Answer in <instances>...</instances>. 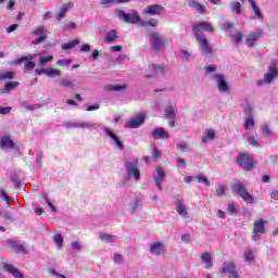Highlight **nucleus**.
I'll list each match as a JSON object with an SVG mask.
<instances>
[{
    "label": "nucleus",
    "instance_id": "obj_45",
    "mask_svg": "<svg viewBox=\"0 0 278 278\" xmlns=\"http://www.w3.org/2000/svg\"><path fill=\"white\" fill-rule=\"evenodd\" d=\"M127 88V86L125 85H114V86H110L109 90H111L112 92H121V90H125Z\"/></svg>",
    "mask_w": 278,
    "mask_h": 278
},
{
    "label": "nucleus",
    "instance_id": "obj_27",
    "mask_svg": "<svg viewBox=\"0 0 278 278\" xmlns=\"http://www.w3.org/2000/svg\"><path fill=\"white\" fill-rule=\"evenodd\" d=\"M99 238L102 242H109V243L115 242L117 240L116 236L105 233V232H100Z\"/></svg>",
    "mask_w": 278,
    "mask_h": 278
},
{
    "label": "nucleus",
    "instance_id": "obj_8",
    "mask_svg": "<svg viewBox=\"0 0 278 278\" xmlns=\"http://www.w3.org/2000/svg\"><path fill=\"white\" fill-rule=\"evenodd\" d=\"M150 45L153 51H160L164 47V38L160 33L150 34Z\"/></svg>",
    "mask_w": 278,
    "mask_h": 278
},
{
    "label": "nucleus",
    "instance_id": "obj_47",
    "mask_svg": "<svg viewBox=\"0 0 278 278\" xmlns=\"http://www.w3.org/2000/svg\"><path fill=\"white\" fill-rule=\"evenodd\" d=\"M0 198L3 199L8 205H10V201H12V198H10L8 193H5V190L0 189Z\"/></svg>",
    "mask_w": 278,
    "mask_h": 278
},
{
    "label": "nucleus",
    "instance_id": "obj_58",
    "mask_svg": "<svg viewBox=\"0 0 278 278\" xmlns=\"http://www.w3.org/2000/svg\"><path fill=\"white\" fill-rule=\"evenodd\" d=\"M72 249L74 251H81V244H79V242H77V241H73L72 242Z\"/></svg>",
    "mask_w": 278,
    "mask_h": 278
},
{
    "label": "nucleus",
    "instance_id": "obj_22",
    "mask_svg": "<svg viewBox=\"0 0 278 278\" xmlns=\"http://www.w3.org/2000/svg\"><path fill=\"white\" fill-rule=\"evenodd\" d=\"M188 5L191 10H197L199 14H205V7L201 5L197 0H188Z\"/></svg>",
    "mask_w": 278,
    "mask_h": 278
},
{
    "label": "nucleus",
    "instance_id": "obj_31",
    "mask_svg": "<svg viewBox=\"0 0 278 278\" xmlns=\"http://www.w3.org/2000/svg\"><path fill=\"white\" fill-rule=\"evenodd\" d=\"M116 38H118V33L116 31V29H112L106 34V36L104 38V42L110 45V42H114V40H116Z\"/></svg>",
    "mask_w": 278,
    "mask_h": 278
},
{
    "label": "nucleus",
    "instance_id": "obj_41",
    "mask_svg": "<svg viewBox=\"0 0 278 278\" xmlns=\"http://www.w3.org/2000/svg\"><path fill=\"white\" fill-rule=\"evenodd\" d=\"M254 126H255V119H253V116L248 117L243 124L244 129H251V127H254Z\"/></svg>",
    "mask_w": 278,
    "mask_h": 278
},
{
    "label": "nucleus",
    "instance_id": "obj_55",
    "mask_svg": "<svg viewBox=\"0 0 278 278\" xmlns=\"http://www.w3.org/2000/svg\"><path fill=\"white\" fill-rule=\"evenodd\" d=\"M113 262H115V264H122L123 262V255L115 253L113 256Z\"/></svg>",
    "mask_w": 278,
    "mask_h": 278
},
{
    "label": "nucleus",
    "instance_id": "obj_14",
    "mask_svg": "<svg viewBox=\"0 0 278 278\" xmlns=\"http://www.w3.org/2000/svg\"><path fill=\"white\" fill-rule=\"evenodd\" d=\"M151 136L154 140H168V138H170V135L162 127H157L152 130Z\"/></svg>",
    "mask_w": 278,
    "mask_h": 278
},
{
    "label": "nucleus",
    "instance_id": "obj_23",
    "mask_svg": "<svg viewBox=\"0 0 278 278\" xmlns=\"http://www.w3.org/2000/svg\"><path fill=\"white\" fill-rule=\"evenodd\" d=\"M215 138H216V132H214L213 129H206L202 135V142L204 144H207L210 140H215Z\"/></svg>",
    "mask_w": 278,
    "mask_h": 278
},
{
    "label": "nucleus",
    "instance_id": "obj_53",
    "mask_svg": "<svg viewBox=\"0 0 278 278\" xmlns=\"http://www.w3.org/2000/svg\"><path fill=\"white\" fill-rule=\"evenodd\" d=\"M18 29V24H12L9 27H7L5 31L7 34H12V31H16Z\"/></svg>",
    "mask_w": 278,
    "mask_h": 278
},
{
    "label": "nucleus",
    "instance_id": "obj_2",
    "mask_svg": "<svg viewBox=\"0 0 278 278\" xmlns=\"http://www.w3.org/2000/svg\"><path fill=\"white\" fill-rule=\"evenodd\" d=\"M116 16L124 23H128L130 25H140V13H138L136 10H130L128 13L123 10H117Z\"/></svg>",
    "mask_w": 278,
    "mask_h": 278
},
{
    "label": "nucleus",
    "instance_id": "obj_3",
    "mask_svg": "<svg viewBox=\"0 0 278 278\" xmlns=\"http://www.w3.org/2000/svg\"><path fill=\"white\" fill-rule=\"evenodd\" d=\"M231 190L235 194H238L245 201V203H253V195L250 194V192L247 190V185L241 181H237L235 185L231 186Z\"/></svg>",
    "mask_w": 278,
    "mask_h": 278
},
{
    "label": "nucleus",
    "instance_id": "obj_16",
    "mask_svg": "<svg viewBox=\"0 0 278 278\" xmlns=\"http://www.w3.org/2000/svg\"><path fill=\"white\" fill-rule=\"evenodd\" d=\"M176 212L179 214V216H182V218H189L190 215L188 214V206L184 204V201L177 200L176 201Z\"/></svg>",
    "mask_w": 278,
    "mask_h": 278
},
{
    "label": "nucleus",
    "instance_id": "obj_42",
    "mask_svg": "<svg viewBox=\"0 0 278 278\" xmlns=\"http://www.w3.org/2000/svg\"><path fill=\"white\" fill-rule=\"evenodd\" d=\"M230 7H231V11L232 12H236L237 14H240L241 13V8H242V4L240 2H231L230 3Z\"/></svg>",
    "mask_w": 278,
    "mask_h": 278
},
{
    "label": "nucleus",
    "instance_id": "obj_6",
    "mask_svg": "<svg viewBox=\"0 0 278 278\" xmlns=\"http://www.w3.org/2000/svg\"><path fill=\"white\" fill-rule=\"evenodd\" d=\"M265 231H266V220L257 219L256 222H254L252 240L254 242H257V240H260V236H262V233H265Z\"/></svg>",
    "mask_w": 278,
    "mask_h": 278
},
{
    "label": "nucleus",
    "instance_id": "obj_38",
    "mask_svg": "<svg viewBox=\"0 0 278 278\" xmlns=\"http://www.w3.org/2000/svg\"><path fill=\"white\" fill-rule=\"evenodd\" d=\"M48 77H60L62 75V72L56 68H47V74Z\"/></svg>",
    "mask_w": 278,
    "mask_h": 278
},
{
    "label": "nucleus",
    "instance_id": "obj_49",
    "mask_svg": "<svg viewBox=\"0 0 278 278\" xmlns=\"http://www.w3.org/2000/svg\"><path fill=\"white\" fill-rule=\"evenodd\" d=\"M226 190L227 189L225 188V186L219 185L216 187L215 192H216L217 197H223V195H225Z\"/></svg>",
    "mask_w": 278,
    "mask_h": 278
},
{
    "label": "nucleus",
    "instance_id": "obj_9",
    "mask_svg": "<svg viewBox=\"0 0 278 278\" xmlns=\"http://www.w3.org/2000/svg\"><path fill=\"white\" fill-rule=\"evenodd\" d=\"M165 13L166 9L160 4H150L143 10V14H149V16H160Z\"/></svg>",
    "mask_w": 278,
    "mask_h": 278
},
{
    "label": "nucleus",
    "instance_id": "obj_62",
    "mask_svg": "<svg viewBox=\"0 0 278 278\" xmlns=\"http://www.w3.org/2000/svg\"><path fill=\"white\" fill-rule=\"evenodd\" d=\"M228 212H229V214H236V212H238V210L236 208V205L229 204Z\"/></svg>",
    "mask_w": 278,
    "mask_h": 278
},
{
    "label": "nucleus",
    "instance_id": "obj_59",
    "mask_svg": "<svg viewBox=\"0 0 278 278\" xmlns=\"http://www.w3.org/2000/svg\"><path fill=\"white\" fill-rule=\"evenodd\" d=\"M181 242H186L187 244H190V235L185 233L180 237Z\"/></svg>",
    "mask_w": 278,
    "mask_h": 278
},
{
    "label": "nucleus",
    "instance_id": "obj_64",
    "mask_svg": "<svg viewBox=\"0 0 278 278\" xmlns=\"http://www.w3.org/2000/svg\"><path fill=\"white\" fill-rule=\"evenodd\" d=\"M270 197L274 199V201H278V190H273L270 192Z\"/></svg>",
    "mask_w": 278,
    "mask_h": 278
},
{
    "label": "nucleus",
    "instance_id": "obj_5",
    "mask_svg": "<svg viewBox=\"0 0 278 278\" xmlns=\"http://www.w3.org/2000/svg\"><path fill=\"white\" fill-rule=\"evenodd\" d=\"M237 164H239L243 170H252L253 166H255L253 157H251L249 154H239Z\"/></svg>",
    "mask_w": 278,
    "mask_h": 278
},
{
    "label": "nucleus",
    "instance_id": "obj_32",
    "mask_svg": "<svg viewBox=\"0 0 278 278\" xmlns=\"http://www.w3.org/2000/svg\"><path fill=\"white\" fill-rule=\"evenodd\" d=\"M149 68H150V71H151L152 73H154L155 75H160V74L164 73V71H165V67H164V65H162V64H151V65L149 66Z\"/></svg>",
    "mask_w": 278,
    "mask_h": 278
},
{
    "label": "nucleus",
    "instance_id": "obj_40",
    "mask_svg": "<svg viewBox=\"0 0 278 278\" xmlns=\"http://www.w3.org/2000/svg\"><path fill=\"white\" fill-rule=\"evenodd\" d=\"M77 45H79V41L73 40V41H70L68 43L62 45V49L63 51H68V49H74V47H77Z\"/></svg>",
    "mask_w": 278,
    "mask_h": 278
},
{
    "label": "nucleus",
    "instance_id": "obj_46",
    "mask_svg": "<svg viewBox=\"0 0 278 278\" xmlns=\"http://www.w3.org/2000/svg\"><path fill=\"white\" fill-rule=\"evenodd\" d=\"M0 79L1 80L14 79V72H4V73L0 74Z\"/></svg>",
    "mask_w": 278,
    "mask_h": 278
},
{
    "label": "nucleus",
    "instance_id": "obj_29",
    "mask_svg": "<svg viewBox=\"0 0 278 278\" xmlns=\"http://www.w3.org/2000/svg\"><path fill=\"white\" fill-rule=\"evenodd\" d=\"M48 31L49 30L47 29V26L40 25V26L35 27L31 35L42 37V36H47Z\"/></svg>",
    "mask_w": 278,
    "mask_h": 278
},
{
    "label": "nucleus",
    "instance_id": "obj_52",
    "mask_svg": "<svg viewBox=\"0 0 278 278\" xmlns=\"http://www.w3.org/2000/svg\"><path fill=\"white\" fill-rule=\"evenodd\" d=\"M197 179H198L199 184H204V186H210V180H207L205 178V176L199 175V176H197Z\"/></svg>",
    "mask_w": 278,
    "mask_h": 278
},
{
    "label": "nucleus",
    "instance_id": "obj_57",
    "mask_svg": "<svg viewBox=\"0 0 278 278\" xmlns=\"http://www.w3.org/2000/svg\"><path fill=\"white\" fill-rule=\"evenodd\" d=\"M45 40H47V36L38 37L33 41V45H40L41 42H45Z\"/></svg>",
    "mask_w": 278,
    "mask_h": 278
},
{
    "label": "nucleus",
    "instance_id": "obj_19",
    "mask_svg": "<svg viewBox=\"0 0 278 278\" xmlns=\"http://www.w3.org/2000/svg\"><path fill=\"white\" fill-rule=\"evenodd\" d=\"M2 266H3V269L7 273H10L11 275H13V277H16V278H23L24 277L23 273H20V270L16 269L14 266H12V264L3 263Z\"/></svg>",
    "mask_w": 278,
    "mask_h": 278
},
{
    "label": "nucleus",
    "instance_id": "obj_4",
    "mask_svg": "<svg viewBox=\"0 0 278 278\" xmlns=\"http://www.w3.org/2000/svg\"><path fill=\"white\" fill-rule=\"evenodd\" d=\"M125 168L127 177H132L135 181H140V169L138 168V160L126 162Z\"/></svg>",
    "mask_w": 278,
    "mask_h": 278
},
{
    "label": "nucleus",
    "instance_id": "obj_18",
    "mask_svg": "<svg viewBox=\"0 0 278 278\" xmlns=\"http://www.w3.org/2000/svg\"><path fill=\"white\" fill-rule=\"evenodd\" d=\"M104 134H106V136H110L112 138V140L115 142L117 149H121V151H125V144H123V141H121L118 136H116L114 132H112V130H110V128H104Z\"/></svg>",
    "mask_w": 278,
    "mask_h": 278
},
{
    "label": "nucleus",
    "instance_id": "obj_37",
    "mask_svg": "<svg viewBox=\"0 0 278 278\" xmlns=\"http://www.w3.org/2000/svg\"><path fill=\"white\" fill-rule=\"evenodd\" d=\"M175 108L172 105L166 106L165 109V118H175Z\"/></svg>",
    "mask_w": 278,
    "mask_h": 278
},
{
    "label": "nucleus",
    "instance_id": "obj_7",
    "mask_svg": "<svg viewBox=\"0 0 278 278\" xmlns=\"http://www.w3.org/2000/svg\"><path fill=\"white\" fill-rule=\"evenodd\" d=\"M277 76H278V70L275 63H273L268 68V73L265 74L264 80H258L256 84L257 86H263L264 84H273V81Z\"/></svg>",
    "mask_w": 278,
    "mask_h": 278
},
{
    "label": "nucleus",
    "instance_id": "obj_43",
    "mask_svg": "<svg viewBox=\"0 0 278 278\" xmlns=\"http://www.w3.org/2000/svg\"><path fill=\"white\" fill-rule=\"evenodd\" d=\"M24 62V68L27 71H34V68H36V63L34 61H29V59H27Z\"/></svg>",
    "mask_w": 278,
    "mask_h": 278
},
{
    "label": "nucleus",
    "instance_id": "obj_35",
    "mask_svg": "<svg viewBox=\"0 0 278 278\" xmlns=\"http://www.w3.org/2000/svg\"><path fill=\"white\" fill-rule=\"evenodd\" d=\"M60 85L63 86V88H75V80H71L68 78H61Z\"/></svg>",
    "mask_w": 278,
    "mask_h": 278
},
{
    "label": "nucleus",
    "instance_id": "obj_20",
    "mask_svg": "<svg viewBox=\"0 0 278 278\" xmlns=\"http://www.w3.org/2000/svg\"><path fill=\"white\" fill-rule=\"evenodd\" d=\"M250 4L252 8V12L254 13V16H251V18L253 20L257 18V21H264V14H262V10L260 9V7H257V3L255 2V0H252Z\"/></svg>",
    "mask_w": 278,
    "mask_h": 278
},
{
    "label": "nucleus",
    "instance_id": "obj_10",
    "mask_svg": "<svg viewBox=\"0 0 278 278\" xmlns=\"http://www.w3.org/2000/svg\"><path fill=\"white\" fill-rule=\"evenodd\" d=\"M212 79L216 80L219 92H229V85L225 80V76L223 74H214Z\"/></svg>",
    "mask_w": 278,
    "mask_h": 278
},
{
    "label": "nucleus",
    "instance_id": "obj_44",
    "mask_svg": "<svg viewBox=\"0 0 278 278\" xmlns=\"http://www.w3.org/2000/svg\"><path fill=\"white\" fill-rule=\"evenodd\" d=\"M51 60H53V55H48V56H41L39 59V65L40 66H47L48 62H51Z\"/></svg>",
    "mask_w": 278,
    "mask_h": 278
},
{
    "label": "nucleus",
    "instance_id": "obj_36",
    "mask_svg": "<svg viewBox=\"0 0 278 278\" xmlns=\"http://www.w3.org/2000/svg\"><path fill=\"white\" fill-rule=\"evenodd\" d=\"M261 131L265 138L273 136V131H270V127L268 126V124H263L261 126Z\"/></svg>",
    "mask_w": 278,
    "mask_h": 278
},
{
    "label": "nucleus",
    "instance_id": "obj_13",
    "mask_svg": "<svg viewBox=\"0 0 278 278\" xmlns=\"http://www.w3.org/2000/svg\"><path fill=\"white\" fill-rule=\"evenodd\" d=\"M166 178V173L164 172V168L156 167V174L154 175V182L157 188V190H163L162 188V181Z\"/></svg>",
    "mask_w": 278,
    "mask_h": 278
},
{
    "label": "nucleus",
    "instance_id": "obj_34",
    "mask_svg": "<svg viewBox=\"0 0 278 278\" xmlns=\"http://www.w3.org/2000/svg\"><path fill=\"white\" fill-rule=\"evenodd\" d=\"M139 25L141 26V27H155L156 25H157V20H155V18H151V20H149V21H143V20H141L140 22H139Z\"/></svg>",
    "mask_w": 278,
    "mask_h": 278
},
{
    "label": "nucleus",
    "instance_id": "obj_21",
    "mask_svg": "<svg viewBox=\"0 0 278 278\" xmlns=\"http://www.w3.org/2000/svg\"><path fill=\"white\" fill-rule=\"evenodd\" d=\"M141 125H144V117L143 115H138L137 117L130 119L128 123L129 129H138Z\"/></svg>",
    "mask_w": 278,
    "mask_h": 278
},
{
    "label": "nucleus",
    "instance_id": "obj_39",
    "mask_svg": "<svg viewBox=\"0 0 278 278\" xmlns=\"http://www.w3.org/2000/svg\"><path fill=\"white\" fill-rule=\"evenodd\" d=\"M53 242H55L58 249H62L64 244V238L62 237V235H55L53 237Z\"/></svg>",
    "mask_w": 278,
    "mask_h": 278
},
{
    "label": "nucleus",
    "instance_id": "obj_63",
    "mask_svg": "<svg viewBox=\"0 0 278 278\" xmlns=\"http://www.w3.org/2000/svg\"><path fill=\"white\" fill-rule=\"evenodd\" d=\"M242 33H237L236 35H235V42H242Z\"/></svg>",
    "mask_w": 278,
    "mask_h": 278
},
{
    "label": "nucleus",
    "instance_id": "obj_28",
    "mask_svg": "<svg viewBox=\"0 0 278 278\" xmlns=\"http://www.w3.org/2000/svg\"><path fill=\"white\" fill-rule=\"evenodd\" d=\"M243 257L248 264H253V262H255V254H253V250L249 248L244 250Z\"/></svg>",
    "mask_w": 278,
    "mask_h": 278
},
{
    "label": "nucleus",
    "instance_id": "obj_25",
    "mask_svg": "<svg viewBox=\"0 0 278 278\" xmlns=\"http://www.w3.org/2000/svg\"><path fill=\"white\" fill-rule=\"evenodd\" d=\"M65 127L86 129V127H89V125L88 122H68L65 124Z\"/></svg>",
    "mask_w": 278,
    "mask_h": 278
},
{
    "label": "nucleus",
    "instance_id": "obj_48",
    "mask_svg": "<svg viewBox=\"0 0 278 278\" xmlns=\"http://www.w3.org/2000/svg\"><path fill=\"white\" fill-rule=\"evenodd\" d=\"M114 3H116V0H101L100 1V5H102V8H111L112 5H114Z\"/></svg>",
    "mask_w": 278,
    "mask_h": 278
},
{
    "label": "nucleus",
    "instance_id": "obj_12",
    "mask_svg": "<svg viewBox=\"0 0 278 278\" xmlns=\"http://www.w3.org/2000/svg\"><path fill=\"white\" fill-rule=\"evenodd\" d=\"M150 253L151 255H155L160 257V255H164L166 253V244L155 241L150 245Z\"/></svg>",
    "mask_w": 278,
    "mask_h": 278
},
{
    "label": "nucleus",
    "instance_id": "obj_51",
    "mask_svg": "<svg viewBox=\"0 0 278 278\" xmlns=\"http://www.w3.org/2000/svg\"><path fill=\"white\" fill-rule=\"evenodd\" d=\"M243 112H244L245 116H248V117L253 116V109L249 104L244 106Z\"/></svg>",
    "mask_w": 278,
    "mask_h": 278
},
{
    "label": "nucleus",
    "instance_id": "obj_26",
    "mask_svg": "<svg viewBox=\"0 0 278 278\" xmlns=\"http://www.w3.org/2000/svg\"><path fill=\"white\" fill-rule=\"evenodd\" d=\"M1 148L2 149H14V141L8 136L1 138Z\"/></svg>",
    "mask_w": 278,
    "mask_h": 278
},
{
    "label": "nucleus",
    "instance_id": "obj_15",
    "mask_svg": "<svg viewBox=\"0 0 278 278\" xmlns=\"http://www.w3.org/2000/svg\"><path fill=\"white\" fill-rule=\"evenodd\" d=\"M8 245L10 247V249L14 250L15 253H23L24 255H27L29 253V251H27L25 245L20 244L18 242H16L14 240H9Z\"/></svg>",
    "mask_w": 278,
    "mask_h": 278
},
{
    "label": "nucleus",
    "instance_id": "obj_54",
    "mask_svg": "<svg viewBox=\"0 0 278 278\" xmlns=\"http://www.w3.org/2000/svg\"><path fill=\"white\" fill-rule=\"evenodd\" d=\"M152 156L154 157V160H160V157H162V152H160V150H157L156 148H153Z\"/></svg>",
    "mask_w": 278,
    "mask_h": 278
},
{
    "label": "nucleus",
    "instance_id": "obj_61",
    "mask_svg": "<svg viewBox=\"0 0 278 278\" xmlns=\"http://www.w3.org/2000/svg\"><path fill=\"white\" fill-rule=\"evenodd\" d=\"M87 125L89 126H85V129H99V127H101V125L99 124H91L87 122Z\"/></svg>",
    "mask_w": 278,
    "mask_h": 278
},
{
    "label": "nucleus",
    "instance_id": "obj_17",
    "mask_svg": "<svg viewBox=\"0 0 278 278\" xmlns=\"http://www.w3.org/2000/svg\"><path fill=\"white\" fill-rule=\"evenodd\" d=\"M73 8H75V3L73 2H67L65 4H62L61 11L56 15V21H62L63 18H65L66 12H68V10H73Z\"/></svg>",
    "mask_w": 278,
    "mask_h": 278
},
{
    "label": "nucleus",
    "instance_id": "obj_11",
    "mask_svg": "<svg viewBox=\"0 0 278 278\" xmlns=\"http://www.w3.org/2000/svg\"><path fill=\"white\" fill-rule=\"evenodd\" d=\"M219 273L222 275H225L229 273L232 278H239L240 276L238 275V271L236 270V263L233 262H225L224 266L220 268Z\"/></svg>",
    "mask_w": 278,
    "mask_h": 278
},
{
    "label": "nucleus",
    "instance_id": "obj_24",
    "mask_svg": "<svg viewBox=\"0 0 278 278\" xmlns=\"http://www.w3.org/2000/svg\"><path fill=\"white\" fill-rule=\"evenodd\" d=\"M201 260L203 264H205V268L210 269L214 266V263L212 262V254L205 252L201 254Z\"/></svg>",
    "mask_w": 278,
    "mask_h": 278
},
{
    "label": "nucleus",
    "instance_id": "obj_33",
    "mask_svg": "<svg viewBox=\"0 0 278 278\" xmlns=\"http://www.w3.org/2000/svg\"><path fill=\"white\" fill-rule=\"evenodd\" d=\"M247 142H248L251 147H255V148L262 147V142H260V140H257V137H255V136H249V137L247 138Z\"/></svg>",
    "mask_w": 278,
    "mask_h": 278
},
{
    "label": "nucleus",
    "instance_id": "obj_30",
    "mask_svg": "<svg viewBox=\"0 0 278 278\" xmlns=\"http://www.w3.org/2000/svg\"><path fill=\"white\" fill-rule=\"evenodd\" d=\"M18 86V81H8L4 86V88L0 89L1 94H5L10 92L11 90H14Z\"/></svg>",
    "mask_w": 278,
    "mask_h": 278
},
{
    "label": "nucleus",
    "instance_id": "obj_60",
    "mask_svg": "<svg viewBox=\"0 0 278 278\" xmlns=\"http://www.w3.org/2000/svg\"><path fill=\"white\" fill-rule=\"evenodd\" d=\"M214 72H216V65H207L205 67V73L206 74L214 73Z\"/></svg>",
    "mask_w": 278,
    "mask_h": 278
},
{
    "label": "nucleus",
    "instance_id": "obj_56",
    "mask_svg": "<svg viewBox=\"0 0 278 278\" xmlns=\"http://www.w3.org/2000/svg\"><path fill=\"white\" fill-rule=\"evenodd\" d=\"M11 181L15 184V188H21V181H18V176H16V174H13Z\"/></svg>",
    "mask_w": 278,
    "mask_h": 278
},
{
    "label": "nucleus",
    "instance_id": "obj_50",
    "mask_svg": "<svg viewBox=\"0 0 278 278\" xmlns=\"http://www.w3.org/2000/svg\"><path fill=\"white\" fill-rule=\"evenodd\" d=\"M24 108L28 111L31 112L34 110H40L42 108V104H26Z\"/></svg>",
    "mask_w": 278,
    "mask_h": 278
},
{
    "label": "nucleus",
    "instance_id": "obj_1",
    "mask_svg": "<svg viewBox=\"0 0 278 278\" xmlns=\"http://www.w3.org/2000/svg\"><path fill=\"white\" fill-rule=\"evenodd\" d=\"M201 27L204 31L214 34V26H212V24L208 22H199V23H194L192 25L195 40L199 43L203 55H212V47L210 46L207 38H205V34H203V31H201Z\"/></svg>",
    "mask_w": 278,
    "mask_h": 278
}]
</instances>
